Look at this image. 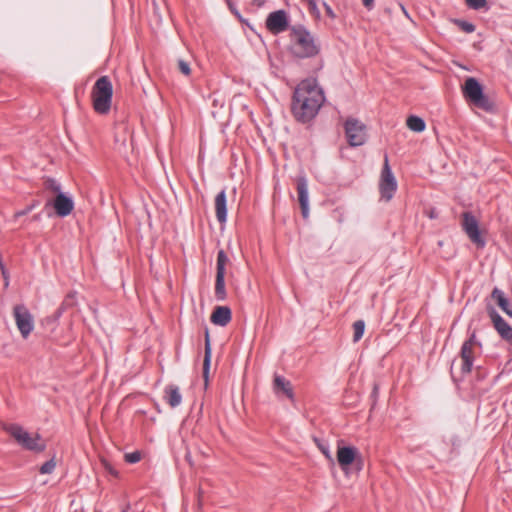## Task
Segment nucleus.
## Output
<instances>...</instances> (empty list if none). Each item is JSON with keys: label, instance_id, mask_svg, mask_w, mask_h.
<instances>
[{"label": "nucleus", "instance_id": "32", "mask_svg": "<svg viewBox=\"0 0 512 512\" xmlns=\"http://www.w3.org/2000/svg\"><path fill=\"white\" fill-rule=\"evenodd\" d=\"M140 459H141V454L138 451L125 454V460L128 463L134 464V463L139 462Z\"/></svg>", "mask_w": 512, "mask_h": 512}, {"label": "nucleus", "instance_id": "29", "mask_svg": "<svg viewBox=\"0 0 512 512\" xmlns=\"http://www.w3.org/2000/svg\"><path fill=\"white\" fill-rule=\"evenodd\" d=\"M454 22L461 28V30H463L466 33H472L475 31V25L470 22L462 20H455Z\"/></svg>", "mask_w": 512, "mask_h": 512}, {"label": "nucleus", "instance_id": "2", "mask_svg": "<svg viewBox=\"0 0 512 512\" xmlns=\"http://www.w3.org/2000/svg\"><path fill=\"white\" fill-rule=\"evenodd\" d=\"M291 53L297 58H310L319 53V45L312 34L303 26H294L290 33Z\"/></svg>", "mask_w": 512, "mask_h": 512}, {"label": "nucleus", "instance_id": "15", "mask_svg": "<svg viewBox=\"0 0 512 512\" xmlns=\"http://www.w3.org/2000/svg\"><path fill=\"white\" fill-rule=\"evenodd\" d=\"M493 325L500 336L512 344V327L495 311H490Z\"/></svg>", "mask_w": 512, "mask_h": 512}, {"label": "nucleus", "instance_id": "6", "mask_svg": "<svg viewBox=\"0 0 512 512\" xmlns=\"http://www.w3.org/2000/svg\"><path fill=\"white\" fill-rule=\"evenodd\" d=\"M379 189H380L381 197L383 199H385L386 201H389L392 199V197L397 189V182H396V179L391 171L387 156H385V158H384V165H383V168L381 171Z\"/></svg>", "mask_w": 512, "mask_h": 512}, {"label": "nucleus", "instance_id": "43", "mask_svg": "<svg viewBox=\"0 0 512 512\" xmlns=\"http://www.w3.org/2000/svg\"><path fill=\"white\" fill-rule=\"evenodd\" d=\"M123 512H128L127 510H124Z\"/></svg>", "mask_w": 512, "mask_h": 512}, {"label": "nucleus", "instance_id": "25", "mask_svg": "<svg viewBox=\"0 0 512 512\" xmlns=\"http://www.w3.org/2000/svg\"><path fill=\"white\" fill-rule=\"evenodd\" d=\"M364 330H365V323L363 320H357L356 322H354L353 324V331H354V334H353V340L354 342H358L363 334H364Z\"/></svg>", "mask_w": 512, "mask_h": 512}, {"label": "nucleus", "instance_id": "13", "mask_svg": "<svg viewBox=\"0 0 512 512\" xmlns=\"http://www.w3.org/2000/svg\"><path fill=\"white\" fill-rule=\"evenodd\" d=\"M475 344H476L475 333H473L470 336V338L467 341H465L462 345V348H461V360H462L461 370H462L463 374L469 373L472 369L473 359H474L473 349H474Z\"/></svg>", "mask_w": 512, "mask_h": 512}, {"label": "nucleus", "instance_id": "26", "mask_svg": "<svg viewBox=\"0 0 512 512\" xmlns=\"http://www.w3.org/2000/svg\"><path fill=\"white\" fill-rule=\"evenodd\" d=\"M229 261L226 253L223 250H220L217 254V272L225 274V266Z\"/></svg>", "mask_w": 512, "mask_h": 512}, {"label": "nucleus", "instance_id": "41", "mask_svg": "<svg viewBox=\"0 0 512 512\" xmlns=\"http://www.w3.org/2000/svg\"><path fill=\"white\" fill-rule=\"evenodd\" d=\"M27 212H28V210H24V211H21V212L17 213L16 215H17V216L24 215V214H26Z\"/></svg>", "mask_w": 512, "mask_h": 512}, {"label": "nucleus", "instance_id": "8", "mask_svg": "<svg viewBox=\"0 0 512 512\" xmlns=\"http://www.w3.org/2000/svg\"><path fill=\"white\" fill-rule=\"evenodd\" d=\"M337 462L345 475H348L349 466L354 462L358 463V470L361 469L362 459L357 448L353 446H338Z\"/></svg>", "mask_w": 512, "mask_h": 512}, {"label": "nucleus", "instance_id": "37", "mask_svg": "<svg viewBox=\"0 0 512 512\" xmlns=\"http://www.w3.org/2000/svg\"><path fill=\"white\" fill-rule=\"evenodd\" d=\"M324 6H325V10H326V13L331 17V18H334L335 17V14L333 12V10L331 9L330 6H328L327 4L324 3Z\"/></svg>", "mask_w": 512, "mask_h": 512}, {"label": "nucleus", "instance_id": "40", "mask_svg": "<svg viewBox=\"0 0 512 512\" xmlns=\"http://www.w3.org/2000/svg\"><path fill=\"white\" fill-rule=\"evenodd\" d=\"M4 279H5V286L8 285V276H7V272L5 271V275H3Z\"/></svg>", "mask_w": 512, "mask_h": 512}, {"label": "nucleus", "instance_id": "27", "mask_svg": "<svg viewBox=\"0 0 512 512\" xmlns=\"http://www.w3.org/2000/svg\"><path fill=\"white\" fill-rule=\"evenodd\" d=\"M56 467V461L55 458H51L49 461L45 462L40 467V473L42 474H51Z\"/></svg>", "mask_w": 512, "mask_h": 512}, {"label": "nucleus", "instance_id": "18", "mask_svg": "<svg viewBox=\"0 0 512 512\" xmlns=\"http://www.w3.org/2000/svg\"><path fill=\"white\" fill-rule=\"evenodd\" d=\"M231 320V310L227 306H217L212 315V323L219 326H226Z\"/></svg>", "mask_w": 512, "mask_h": 512}, {"label": "nucleus", "instance_id": "34", "mask_svg": "<svg viewBox=\"0 0 512 512\" xmlns=\"http://www.w3.org/2000/svg\"><path fill=\"white\" fill-rule=\"evenodd\" d=\"M100 461H101V464L102 466L104 467V469L109 472L110 474L114 475V476H117V471L112 467V465L105 459V458H100Z\"/></svg>", "mask_w": 512, "mask_h": 512}, {"label": "nucleus", "instance_id": "33", "mask_svg": "<svg viewBox=\"0 0 512 512\" xmlns=\"http://www.w3.org/2000/svg\"><path fill=\"white\" fill-rule=\"evenodd\" d=\"M178 69L185 76H189L191 73L190 65L184 60H178Z\"/></svg>", "mask_w": 512, "mask_h": 512}, {"label": "nucleus", "instance_id": "28", "mask_svg": "<svg viewBox=\"0 0 512 512\" xmlns=\"http://www.w3.org/2000/svg\"><path fill=\"white\" fill-rule=\"evenodd\" d=\"M75 304V293H69L64 299L61 307L59 308L58 314L60 315L67 307H72Z\"/></svg>", "mask_w": 512, "mask_h": 512}, {"label": "nucleus", "instance_id": "24", "mask_svg": "<svg viewBox=\"0 0 512 512\" xmlns=\"http://www.w3.org/2000/svg\"><path fill=\"white\" fill-rule=\"evenodd\" d=\"M44 185H45V188L47 190L51 191L52 193H54L55 196L64 193L62 191L60 183L57 182L55 179H52V178L46 179L44 182Z\"/></svg>", "mask_w": 512, "mask_h": 512}, {"label": "nucleus", "instance_id": "3", "mask_svg": "<svg viewBox=\"0 0 512 512\" xmlns=\"http://www.w3.org/2000/svg\"><path fill=\"white\" fill-rule=\"evenodd\" d=\"M113 86L107 76L100 77L93 86L92 100L96 112L105 114L110 110Z\"/></svg>", "mask_w": 512, "mask_h": 512}, {"label": "nucleus", "instance_id": "23", "mask_svg": "<svg viewBox=\"0 0 512 512\" xmlns=\"http://www.w3.org/2000/svg\"><path fill=\"white\" fill-rule=\"evenodd\" d=\"M406 124L407 127L414 132H422L426 127V124L422 118L413 115L407 118Z\"/></svg>", "mask_w": 512, "mask_h": 512}, {"label": "nucleus", "instance_id": "19", "mask_svg": "<svg viewBox=\"0 0 512 512\" xmlns=\"http://www.w3.org/2000/svg\"><path fill=\"white\" fill-rule=\"evenodd\" d=\"M273 388L275 393L283 392L288 398H293V390L291 383L284 377L275 375L273 380Z\"/></svg>", "mask_w": 512, "mask_h": 512}, {"label": "nucleus", "instance_id": "4", "mask_svg": "<svg viewBox=\"0 0 512 512\" xmlns=\"http://www.w3.org/2000/svg\"><path fill=\"white\" fill-rule=\"evenodd\" d=\"M4 429L21 445L24 449L33 452H42L46 448V443L39 434H31L23 427L17 424H9Z\"/></svg>", "mask_w": 512, "mask_h": 512}, {"label": "nucleus", "instance_id": "21", "mask_svg": "<svg viewBox=\"0 0 512 512\" xmlns=\"http://www.w3.org/2000/svg\"><path fill=\"white\" fill-rule=\"evenodd\" d=\"M492 298L497 302L498 306L510 317H512V310L510 308L509 301L505 298L504 293L494 288L491 294Z\"/></svg>", "mask_w": 512, "mask_h": 512}, {"label": "nucleus", "instance_id": "35", "mask_svg": "<svg viewBox=\"0 0 512 512\" xmlns=\"http://www.w3.org/2000/svg\"><path fill=\"white\" fill-rule=\"evenodd\" d=\"M305 1L308 3L311 12L319 14L315 0H305Z\"/></svg>", "mask_w": 512, "mask_h": 512}, {"label": "nucleus", "instance_id": "5", "mask_svg": "<svg viewBox=\"0 0 512 512\" xmlns=\"http://www.w3.org/2000/svg\"><path fill=\"white\" fill-rule=\"evenodd\" d=\"M464 97L473 105L486 111L492 108L489 99L484 95L481 84L473 77H468L462 87Z\"/></svg>", "mask_w": 512, "mask_h": 512}, {"label": "nucleus", "instance_id": "17", "mask_svg": "<svg viewBox=\"0 0 512 512\" xmlns=\"http://www.w3.org/2000/svg\"><path fill=\"white\" fill-rule=\"evenodd\" d=\"M164 399L171 408L178 407L182 402V395L179 387L173 384L166 386L164 390Z\"/></svg>", "mask_w": 512, "mask_h": 512}, {"label": "nucleus", "instance_id": "7", "mask_svg": "<svg viewBox=\"0 0 512 512\" xmlns=\"http://www.w3.org/2000/svg\"><path fill=\"white\" fill-rule=\"evenodd\" d=\"M345 133L351 146H361L366 141V127L355 118H348L346 120Z\"/></svg>", "mask_w": 512, "mask_h": 512}, {"label": "nucleus", "instance_id": "1", "mask_svg": "<svg viewBox=\"0 0 512 512\" xmlns=\"http://www.w3.org/2000/svg\"><path fill=\"white\" fill-rule=\"evenodd\" d=\"M324 101L323 90L318 86L316 79H305L294 91L292 114L299 122H309L317 115Z\"/></svg>", "mask_w": 512, "mask_h": 512}, {"label": "nucleus", "instance_id": "22", "mask_svg": "<svg viewBox=\"0 0 512 512\" xmlns=\"http://www.w3.org/2000/svg\"><path fill=\"white\" fill-rule=\"evenodd\" d=\"M224 278H225V274L216 273L215 296L218 300H221V301L226 298Z\"/></svg>", "mask_w": 512, "mask_h": 512}, {"label": "nucleus", "instance_id": "11", "mask_svg": "<svg viewBox=\"0 0 512 512\" xmlns=\"http://www.w3.org/2000/svg\"><path fill=\"white\" fill-rule=\"evenodd\" d=\"M53 207L55 214L59 217H66L71 214L74 209L73 199L66 193L56 195L54 198L47 200L45 207Z\"/></svg>", "mask_w": 512, "mask_h": 512}, {"label": "nucleus", "instance_id": "39", "mask_svg": "<svg viewBox=\"0 0 512 512\" xmlns=\"http://www.w3.org/2000/svg\"><path fill=\"white\" fill-rule=\"evenodd\" d=\"M377 393H378V386H377V385H374L373 392H372V396H373V397H376V396H377Z\"/></svg>", "mask_w": 512, "mask_h": 512}, {"label": "nucleus", "instance_id": "16", "mask_svg": "<svg viewBox=\"0 0 512 512\" xmlns=\"http://www.w3.org/2000/svg\"><path fill=\"white\" fill-rule=\"evenodd\" d=\"M215 212L219 223L223 224L227 220V199L226 192L222 190L215 197Z\"/></svg>", "mask_w": 512, "mask_h": 512}, {"label": "nucleus", "instance_id": "38", "mask_svg": "<svg viewBox=\"0 0 512 512\" xmlns=\"http://www.w3.org/2000/svg\"><path fill=\"white\" fill-rule=\"evenodd\" d=\"M362 2L366 8L370 9L373 6L374 0H362Z\"/></svg>", "mask_w": 512, "mask_h": 512}, {"label": "nucleus", "instance_id": "14", "mask_svg": "<svg viewBox=\"0 0 512 512\" xmlns=\"http://www.w3.org/2000/svg\"><path fill=\"white\" fill-rule=\"evenodd\" d=\"M298 201L301 207V213L304 219L309 217V195L308 184L305 177L297 179Z\"/></svg>", "mask_w": 512, "mask_h": 512}, {"label": "nucleus", "instance_id": "12", "mask_svg": "<svg viewBox=\"0 0 512 512\" xmlns=\"http://www.w3.org/2000/svg\"><path fill=\"white\" fill-rule=\"evenodd\" d=\"M266 27L273 34H279L288 28V18L284 10L270 13L266 19Z\"/></svg>", "mask_w": 512, "mask_h": 512}, {"label": "nucleus", "instance_id": "30", "mask_svg": "<svg viewBox=\"0 0 512 512\" xmlns=\"http://www.w3.org/2000/svg\"><path fill=\"white\" fill-rule=\"evenodd\" d=\"M468 7L478 10L484 8L487 4L486 0H465Z\"/></svg>", "mask_w": 512, "mask_h": 512}, {"label": "nucleus", "instance_id": "31", "mask_svg": "<svg viewBox=\"0 0 512 512\" xmlns=\"http://www.w3.org/2000/svg\"><path fill=\"white\" fill-rule=\"evenodd\" d=\"M317 446L320 449V451L324 454L326 459H328L331 463H333L334 459H333L332 454L330 452L329 446L327 444L320 443V442L317 443Z\"/></svg>", "mask_w": 512, "mask_h": 512}, {"label": "nucleus", "instance_id": "9", "mask_svg": "<svg viewBox=\"0 0 512 512\" xmlns=\"http://www.w3.org/2000/svg\"><path fill=\"white\" fill-rule=\"evenodd\" d=\"M462 228L470 241L474 243L478 248H483L485 246V240L481 236L478 221L470 212L463 213Z\"/></svg>", "mask_w": 512, "mask_h": 512}, {"label": "nucleus", "instance_id": "20", "mask_svg": "<svg viewBox=\"0 0 512 512\" xmlns=\"http://www.w3.org/2000/svg\"><path fill=\"white\" fill-rule=\"evenodd\" d=\"M210 361H211V345H210L209 332L206 330V333H205V355H204V362H203V377H204L206 386L208 384Z\"/></svg>", "mask_w": 512, "mask_h": 512}, {"label": "nucleus", "instance_id": "42", "mask_svg": "<svg viewBox=\"0 0 512 512\" xmlns=\"http://www.w3.org/2000/svg\"><path fill=\"white\" fill-rule=\"evenodd\" d=\"M402 10L404 11V13L407 15V12L405 10V7H402Z\"/></svg>", "mask_w": 512, "mask_h": 512}, {"label": "nucleus", "instance_id": "10", "mask_svg": "<svg viewBox=\"0 0 512 512\" xmlns=\"http://www.w3.org/2000/svg\"><path fill=\"white\" fill-rule=\"evenodd\" d=\"M13 315L21 336L26 339L34 328L33 316L24 305H16Z\"/></svg>", "mask_w": 512, "mask_h": 512}, {"label": "nucleus", "instance_id": "36", "mask_svg": "<svg viewBox=\"0 0 512 512\" xmlns=\"http://www.w3.org/2000/svg\"><path fill=\"white\" fill-rule=\"evenodd\" d=\"M426 215L430 219H436L438 217V212L435 208H430L429 210L426 211Z\"/></svg>", "mask_w": 512, "mask_h": 512}]
</instances>
